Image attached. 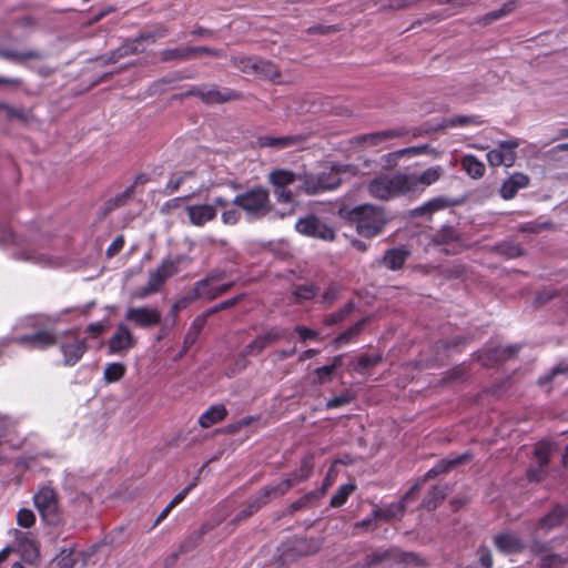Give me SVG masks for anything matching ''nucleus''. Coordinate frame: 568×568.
<instances>
[{"mask_svg": "<svg viewBox=\"0 0 568 568\" xmlns=\"http://www.w3.org/2000/svg\"><path fill=\"white\" fill-rule=\"evenodd\" d=\"M445 175L442 165L429 166L422 172L379 174L367 183V192L374 199L388 201L408 194H422Z\"/></svg>", "mask_w": 568, "mask_h": 568, "instance_id": "1", "label": "nucleus"}, {"mask_svg": "<svg viewBox=\"0 0 568 568\" xmlns=\"http://www.w3.org/2000/svg\"><path fill=\"white\" fill-rule=\"evenodd\" d=\"M233 205L243 210L252 219H262L272 211L270 193L263 186H254L237 194Z\"/></svg>", "mask_w": 568, "mask_h": 568, "instance_id": "2", "label": "nucleus"}, {"mask_svg": "<svg viewBox=\"0 0 568 568\" xmlns=\"http://www.w3.org/2000/svg\"><path fill=\"white\" fill-rule=\"evenodd\" d=\"M352 220L356 222L357 232L364 237H374L379 234L386 217L382 207L365 204L353 209Z\"/></svg>", "mask_w": 568, "mask_h": 568, "instance_id": "3", "label": "nucleus"}, {"mask_svg": "<svg viewBox=\"0 0 568 568\" xmlns=\"http://www.w3.org/2000/svg\"><path fill=\"white\" fill-rule=\"evenodd\" d=\"M33 500L45 524L57 526L61 523L58 496L52 488H41L39 493L34 495Z\"/></svg>", "mask_w": 568, "mask_h": 568, "instance_id": "4", "label": "nucleus"}, {"mask_svg": "<svg viewBox=\"0 0 568 568\" xmlns=\"http://www.w3.org/2000/svg\"><path fill=\"white\" fill-rule=\"evenodd\" d=\"M373 562H387L389 568L422 567L425 561L414 552H404L398 549H389L373 556Z\"/></svg>", "mask_w": 568, "mask_h": 568, "instance_id": "5", "label": "nucleus"}, {"mask_svg": "<svg viewBox=\"0 0 568 568\" xmlns=\"http://www.w3.org/2000/svg\"><path fill=\"white\" fill-rule=\"evenodd\" d=\"M519 143L515 140L499 142L498 146L490 150L486 155L489 165L493 168L513 166L517 158L516 149Z\"/></svg>", "mask_w": 568, "mask_h": 568, "instance_id": "6", "label": "nucleus"}, {"mask_svg": "<svg viewBox=\"0 0 568 568\" xmlns=\"http://www.w3.org/2000/svg\"><path fill=\"white\" fill-rule=\"evenodd\" d=\"M189 94L199 97L204 103H224L240 99V94L233 90H220L216 85H202L193 88Z\"/></svg>", "mask_w": 568, "mask_h": 568, "instance_id": "7", "label": "nucleus"}, {"mask_svg": "<svg viewBox=\"0 0 568 568\" xmlns=\"http://www.w3.org/2000/svg\"><path fill=\"white\" fill-rule=\"evenodd\" d=\"M124 317L139 327L148 328L160 323L161 313L154 307H128Z\"/></svg>", "mask_w": 568, "mask_h": 568, "instance_id": "8", "label": "nucleus"}, {"mask_svg": "<svg viewBox=\"0 0 568 568\" xmlns=\"http://www.w3.org/2000/svg\"><path fill=\"white\" fill-rule=\"evenodd\" d=\"M296 230L302 234L325 241H332L335 236L332 227L313 215L300 220L296 224Z\"/></svg>", "mask_w": 568, "mask_h": 568, "instance_id": "9", "label": "nucleus"}, {"mask_svg": "<svg viewBox=\"0 0 568 568\" xmlns=\"http://www.w3.org/2000/svg\"><path fill=\"white\" fill-rule=\"evenodd\" d=\"M189 262L190 258L183 255L176 256L172 260H166L160 267L150 273L148 282L162 290L166 280L179 272L180 265Z\"/></svg>", "mask_w": 568, "mask_h": 568, "instance_id": "10", "label": "nucleus"}, {"mask_svg": "<svg viewBox=\"0 0 568 568\" xmlns=\"http://www.w3.org/2000/svg\"><path fill=\"white\" fill-rule=\"evenodd\" d=\"M135 343L136 341L130 328L124 324H120L109 339L108 348L111 354H124L134 347Z\"/></svg>", "mask_w": 568, "mask_h": 568, "instance_id": "11", "label": "nucleus"}, {"mask_svg": "<svg viewBox=\"0 0 568 568\" xmlns=\"http://www.w3.org/2000/svg\"><path fill=\"white\" fill-rule=\"evenodd\" d=\"M184 211L189 222L197 227L204 226L216 219L215 206H211L209 203L186 205Z\"/></svg>", "mask_w": 568, "mask_h": 568, "instance_id": "12", "label": "nucleus"}, {"mask_svg": "<svg viewBox=\"0 0 568 568\" xmlns=\"http://www.w3.org/2000/svg\"><path fill=\"white\" fill-rule=\"evenodd\" d=\"M283 335L276 331H270L263 335H260L243 349L241 357L244 358L246 356H256L263 352L265 347L281 339Z\"/></svg>", "mask_w": 568, "mask_h": 568, "instance_id": "13", "label": "nucleus"}, {"mask_svg": "<svg viewBox=\"0 0 568 568\" xmlns=\"http://www.w3.org/2000/svg\"><path fill=\"white\" fill-rule=\"evenodd\" d=\"M470 454L466 453L454 458L443 459L438 462L430 470H428L425 474L422 484L428 479L436 477L437 475L449 471L450 469L457 467L458 465L467 463L468 460H470Z\"/></svg>", "mask_w": 568, "mask_h": 568, "instance_id": "14", "label": "nucleus"}, {"mask_svg": "<svg viewBox=\"0 0 568 568\" xmlns=\"http://www.w3.org/2000/svg\"><path fill=\"white\" fill-rule=\"evenodd\" d=\"M495 546L505 554H517L524 550V542L513 532L495 536Z\"/></svg>", "mask_w": 568, "mask_h": 568, "instance_id": "15", "label": "nucleus"}, {"mask_svg": "<svg viewBox=\"0 0 568 568\" xmlns=\"http://www.w3.org/2000/svg\"><path fill=\"white\" fill-rule=\"evenodd\" d=\"M529 183V178L523 173L513 174L507 181H505L500 187V195L505 200L513 199L518 190L526 187Z\"/></svg>", "mask_w": 568, "mask_h": 568, "instance_id": "16", "label": "nucleus"}, {"mask_svg": "<svg viewBox=\"0 0 568 568\" xmlns=\"http://www.w3.org/2000/svg\"><path fill=\"white\" fill-rule=\"evenodd\" d=\"M61 351L64 355V364L67 366L74 365L85 353L87 344L84 339H74L70 344H62Z\"/></svg>", "mask_w": 568, "mask_h": 568, "instance_id": "17", "label": "nucleus"}, {"mask_svg": "<svg viewBox=\"0 0 568 568\" xmlns=\"http://www.w3.org/2000/svg\"><path fill=\"white\" fill-rule=\"evenodd\" d=\"M566 518V510L556 507L552 511L544 516L537 524L536 531L548 532L552 528L559 526Z\"/></svg>", "mask_w": 568, "mask_h": 568, "instance_id": "18", "label": "nucleus"}, {"mask_svg": "<svg viewBox=\"0 0 568 568\" xmlns=\"http://www.w3.org/2000/svg\"><path fill=\"white\" fill-rule=\"evenodd\" d=\"M304 141L302 135H286V136H263L261 138V144L263 146H270L275 149H286L301 144Z\"/></svg>", "mask_w": 568, "mask_h": 568, "instance_id": "19", "label": "nucleus"}, {"mask_svg": "<svg viewBox=\"0 0 568 568\" xmlns=\"http://www.w3.org/2000/svg\"><path fill=\"white\" fill-rule=\"evenodd\" d=\"M460 165L468 176L471 179H480L485 174V165L476 156L467 154L460 160Z\"/></svg>", "mask_w": 568, "mask_h": 568, "instance_id": "20", "label": "nucleus"}, {"mask_svg": "<svg viewBox=\"0 0 568 568\" xmlns=\"http://www.w3.org/2000/svg\"><path fill=\"white\" fill-rule=\"evenodd\" d=\"M205 323H206V315H200L193 321L191 327L189 328V331L184 337L183 351L180 354V357L183 356V354L185 352H187V349L196 342L203 327L205 326Z\"/></svg>", "mask_w": 568, "mask_h": 568, "instance_id": "21", "label": "nucleus"}, {"mask_svg": "<svg viewBox=\"0 0 568 568\" xmlns=\"http://www.w3.org/2000/svg\"><path fill=\"white\" fill-rule=\"evenodd\" d=\"M16 535L19 538L22 547V555L26 561L36 564L39 558V548L33 539H30L27 534L16 530Z\"/></svg>", "mask_w": 568, "mask_h": 568, "instance_id": "22", "label": "nucleus"}, {"mask_svg": "<svg viewBox=\"0 0 568 568\" xmlns=\"http://www.w3.org/2000/svg\"><path fill=\"white\" fill-rule=\"evenodd\" d=\"M234 285L233 282H229L222 285H211V286H204L202 288L199 287V282L194 286V292L197 296V298H206L209 301L214 300L224 293H226L232 286Z\"/></svg>", "mask_w": 568, "mask_h": 568, "instance_id": "23", "label": "nucleus"}, {"mask_svg": "<svg viewBox=\"0 0 568 568\" xmlns=\"http://www.w3.org/2000/svg\"><path fill=\"white\" fill-rule=\"evenodd\" d=\"M295 484L296 483L293 480V478L288 477L276 486H267L263 488L258 494V497L262 498V500H265V504H267L271 497H280L285 495Z\"/></svg>", "mask_w": 568, "mask_h": 568, "instance_id": "24", "label": "nucleus"}, {"mask_svg": "<svg viewBox=\"0 0 568 568\" xmlns=\"http://www.w3.org/2000/svg\"><path fill=\"white\" fill-rule=\"evenodd\" d=\"M405 130L403 129H396V130H386L377 133L366 134L356 138L359 142H365L371 145H376L383 141H386L388 139H395L405 135Z\"/></svg>", "mask_w": 568, "mask_h": 568, "instance_id": "25", "label": "nucleus"}, {"mask_svg": "<svg viewBox=\"0 0 568 568\" xmlns=\"http://www.w3.org/2000/svg\"><path fill=\"white\" fill-rule=\"evenodd\" d=\"M408 255L409 252L404 248H392L385 252L383 262L389 270H399Z\"/></svg>", "mask_w": 568, "mask_h": 568, "instance_id": "26", "label": "nucleus"}, {"mask_svg": "<svg viewBox=\"0 0 568 568\" xmlns=\"http://www.w3.org/2000/svg\"><path fill=\"white\" fill-rule=\"evenodd\" d=\"M226 408L223 405L212 406L199 419V424L203 428H209L212 425L223 420L226 416Z\"/></svg>", "mask_w": 568, "mask_h": 568, "instance_id": "27", "label": "nucleus"}, {"mask_svg": "<svg viewBox=\"0 0 568 568\" xmlns=\"http://www.w3.org/2000/svg\"><path fill=\"white\" fill-rule=\"evenodd\" d=\"M324 495H325V488L310 491L308 494L304 495L296 501L292 503L288 506L286 514L292 515L293 513H295L297 510L306 508V507L313 505L315 501L320 500Z\"/></svg>", "mask_w": 568, "mask_h": 568, "instance_id": "28", "label": "nucleus"}, {"mask_svg": "<svg viewBox=\"0 0 568 568\" xmlns=\"http://www.w3.org/2000/svg\"><path fill=\"white\" fill-rule=\"evenodd\" d=\"M255 75L260 77L262 79L270 80L275 83L281 82L280 81V79H281L280 70L277 69L276 65H274L270 61H264V60L258 59Z\"/></svg>", "mask_w": 568, "mask_h": 568, "instance_id": "29", "label": "nucleus"}, {"mask_svg": "<svg viewBox=\"0 0 568 568\" xmlns=\"http://www.w3.org/2000/svg\"><path fill=\"white\" fill-rule=\"evenodd\" d=\"M517 352V347L515 346H508V347H496L493 349H489L486 353V358L483 359L484 365H493L497 362H503L511 356Z\"/></svg>", "mask_w": 568, "mask_h": 568, "instance_id": "30", "label": "nucleus"}, {"mask_svg": "<svg viewBox=\"0 0 568 568\" xmlns=\"http://www.w3.org/2000/svg\"><path fill=\"white\" fill-rule=\"evenodd\" d=\"M382 359L379 354L367 355L362 354L349 364V369L358 373H365L369 368L376 366Z\"/></svg>", "mask_w": 568, "mask_h": 568, "instance_id": "31", "label": "nucleus"}, {"mask_svg": "<svg viewBox=\"0 0 568 568\" xmlns=\"http://www.w3.org/2000/svg\"><path fill=\"white\" fill-rule=\"evenodd\" d=\"M231 61L233 65L237 68L241 72L255 75L258 58L234 55L232 57Z\"/></svg>", "mask_w": 568, "mask_h": 568, "instance_id": "32", "label": "nucleus"}, {"mask_svg": "<svg viewBox=\"0 0 568 568\" xmlns=\"http://www.w3.org/2000/svg\"><path fill=\"white\" fill-rule=\"evenodd\" d=\"M448 205V202L444 197H434L430 201L424 203L422 206L416 207L412 211L414 216H422L425 214H432L436 211L443 210Z\"/></svg>", "mask_w": 568, "mask_h": 568, "instance_id": "33", "label": "nucleus"}, {"mask_svg": "<svg viewBox=\"0 0 568 568\" xmlns=\"http://www.w3.org/2000/svg\"><path fill=\"white\" fill-rule=\"evenodd\" d=\"M296 180V175L287 170H275L270 174V182L275 189L287 187Z\"/></svg>", "mask_w": 568, "mask_h": 568, "instance_id": "34", "label": "nucleus"}, {"mask_svg": "<svg viewBox=\"0 0 568 568\" xmlns=\"http://www.w3.org/2000/svg\"><path fill=\"white\" fill-rule=\"evenodd\" d=\"M211 529L207 524H204L199 530L192 532L189 537H186L180 546V552H189L196 548L202 537Z\"/></svg>", "mask_w": 568, "mask_h": 568, "instance_id": "35", "label": "nucleus"}, {"mask_svg": "<svg viewBox=\"0 0 568 568\" xmlns=\"http://www.w3.org/2000/svg\"><path fill=\"white\" fill-rule=\"evenodd\" d=\"M0 55L17 63H24L29 60L40 59L42 54L38 51H12L0 50Z\"/></svg>", "mask_w": 568, "mask_h": 568, "instance_id": "36", "label": "nucleus"}, {"mask_svg": "<svg viewBox=\"0 0 568 568\" xmlns=\"http://www.w3.org/2000/svg\"><path fill=\"white\" fill-rule=\"evenodd\" d=\"M194 50L192 47H181L174 49H166L161 52L162 61L171 60H187L193 58Z\"/></svg>", "mask_w": 568, "mask_h": 568, "instance_id": "37", "label": "nucleus"}, {"mask_svg": "<svg viewBox=\"0 0 568 568\" xmlns=\"http://www.w3.org/2000/svg\"><path fill=\"white\" fill-rule=\"evenodd\" d=\"M263 505H265V500H262V498L258 497V495L247 501L245 507L236 514V516L232 519L231 524L236 525L240 521L251 517L255 511H257Z\"/></svg>", "mask_w": 568, "mask_h": 568, "instance_id": "38", "label": "nucleus"}, {"mask_svg": "<svg viewBox=\"0 0 568 568\" xmlns=\"http://www.w3.org/2000/svg\"><path fill=\"white\" fill-rule=\"evenodd\" d=\"M446 487H433L428 493L427 497L424 499V507L429 510L435 509L440 501H443L446 497Z\"/></svg>", "mask_w": 568, "mask_h": 568, "instance_id": "39", "label": "nucleus"}, {"mask_svg": "<svg viewBox=\"0 0 568 568\" xmlns=\"http://www.w3.org/2000/svg\"><path fill=\"white\" fill-rule=\"evenodd\" d=\"M140 39L133 40L131 42H126L120 48H118L115 51H113L109 58V63H115L120 58L126 57L132 53H136L139 51L138 49V42Z\"/></svg>", "mask_w": 568, "mask_h": 568, "instance_id": "40", "label": "nucleus"}, {"mask_svg": "<svg viewBox=\"0 0 568 568\" xmlns=\"http://www.w3.org/2000/svg\"><path fill=\"white\" fill-rule=\"evenodd\" d=\"M140 39L133 40L131 42H126L120 48H118L115 51H113L109 58V63H115L120 58L126 57L132 53H136L139 51L138 49V42Z\"/></svg>", "mask_w": 568, "mask_h": 568, "instance_id": "41", "label": "nucleus"}, {"mask_svg": "<svg viewBox=\"0 0 568 568\" xmlns=\"http://www.w3.org/2000/svg\"><path fill=\"white\" fill-rule=\"evenodd\" d=\"M126 372V368L121 363H111L106 365L103 377L106 383H115L120 381Z\"/></svg>", "mask_w": 568, "mask_h": 568, "instance_id": "42", "label": "nucleus"}, {"mask_svg": "<svg viewBox=\"0 0 568 568\" xmlns=\"http://www.w3.org/2000/svg\"><path fill=\"white\" fill-rule=\"evenodd\" d=\"M320 179L322 191L336 189L342 182L338 171H335L334 169H331L327 172H322L320 174Z\"/></svg>", "mask_w": 568, "mask_h": 568, "instance_id": "43", "label": "nucleus"}, {"mask_svg": "<svg viewBox=\"0 0 568 568\" xmlns=\"http://www.w3.org/2000/svg\"><path fill=\"white\" fill-rule=\"evenodd\" d=\"M515 8H516V2L509 1V2L505 3L501 7V9L491 11V12L485 14L484 17H481L479 22L483 24H489V23L500 19L501 17L510 13L511 11H514Z\"/></svg>", "mask_w": 568, "mask_h": 568, "instance_id": "44", "label": "nucleus"}, {"mask_svg": "<svg viewBox=\"0 0 568 568\" xmlns=\"http://www.w3.org/2000/svg\"><path fill=\"white\" fill-rule=\"evenodd\" d=\"M404 513V504H395L390 505L386 509H378L374 511V518L375 519H384V520H390L393 518L402 516Z\"/></svg>", "mask_w": 568, "mask_h": 568, "instance_id": "45", "label": "nucleus"}, {"mask_svg": "<svg viewBox=\"0 0 568 568\" xmlns=\"http://www.w3.org/2000/svg\"><path fill=\"white\" fill-rule=\"evenodd\" d=\"M194 178V173L192 171L180 172L174 174L168 182L166 189L170 192H176L182 185L186 184Z\"/></svg>", "mask_w": 568, "mask_h": 568, "instance_id": "46", "label": "nucleus"}, {"mask_svg": "<svg viewBox=\"0 0 568 568\" xmlns=\"http://www.w3.org/2000/svg\"><path fill=\"white\" fill-rule=\"evenodd\" d=\"M356 486L353 483L345 484L338 488L336 494L331 499L332 507L342 506L348 498V496L355 490Z\"/></svg>", "mask_w": 568, "mask_h": 568, "instance_id": "47", "label": "nucleus"}, {"mask_svg": "<svg viewBox=\"0 0 568 568\" xmlns=\"http://www.w3.org/2000/svg\"><path fill=\"white\" fill-rule=\"evenodd\" d=\"M400 152H402L403 156H408V158L417 156V155H422V154H430L435 158H438L440 154L438 151H436L429 144H422V145H417V146L402 149Z\"/></svg>", "mask_w": 568, "mask_h": 568, "instance_id": "48", "label": "nucleus"}, {"mask_svg": "<svg viewBox=\"0 0 568 568\" xmlns=\"http://www.w3.org/2000/svg\"><path fill=\"white\" fill-rule=\"evenodd\" d=\"M366 318H363L361 321H358L357 323H355L352 327H349L346 332H344L343 334H341L335 341L334 343L339 345L342 343H348L351 342L354 337H356L362 331H363V327L366 323Z\"/></svg>", "mask_w": 568, "mask_h": 568, "instance_id": "49", "label": "nucleus"}, {"mask_svg": "<svg viewBox=\"0 0 568 568\" xmlns=\"http://www.w3.org/2000/svg\"><path fill=\"white\" fill-rule=\"evenodd\" d=\"M354 303L348 302L342 310L326 316L324 323L328 326L338 324L339 322L344 321L354 311Z\"/></svg>", "mask_w": 568, "mask_h": 568, "instance_id": "50", "label": "nucleus"}, {"mask_svg": "<svg viewBox=\"0 0 568 568\" xmlns=\"http://www.w3.org/2000/svg\"><path fill=\"white\" fill-rule=\"evenodd\" d=\"M57 343V336L51 331H41L33 334V346L47 347Z\"/></svg>", "mask_w": 568, "mask_h": 568, "instance_id": "51", "label": "nucleus"}, {"mask_svg": "<svg viewBox=\"0 0 568 568\" xmlns=\"http://www.w3.org/2000/svg\"><path fill=\"white\" fill-rule=\"evenodd\" d=\"M241 209L233 205V203L223 210L221 221L225 225H235L241 220Z\"/></svg>", "mask_w": 568, "mask_h": 568, "instance_id": "52", "label": "nucleus"}, {"mask_svg": "<svg viewBox=\"0 0 568 568\" xmlns=\"http://www.w3.org/2000/svg\"><path fill=\"white\" fill-rule=\"evenodd\" d=\"M275 195H276V199L282 202V203H286V204H290V209L287 211H278L277 214L281 216V217H284L285 215H290L293 213V194L290 190H287V187H283V189H275Z\"/></svg>", "mask_w": 568, "mask_h": 568, "instance_id": "53", "label": "nucleus"}, {"mask_svg": "<svg viewBox=\"0 0 568 568\" xmlns=\"http://www.w3.org/2000/svg\"><path fill=\"white\" fill-rule=\"evenodd\" d=\"M566 559L556 554H546L541 557L539 568H561Z\"/></svg>", "mask_w": 568, "mask_h": 568, "instance_id": "54", "label": "nucleus"}, {"mask_svg": "<svg viewBox=\"0 0 568 568\" xmlns=\"http://www.w3.org/2000/svg\"><path fill=\"white\" fill-rule=\"evenodd\" d=\"M195 300H197V296L193 288L187 295H185L184 297H182L172 305L170 314L172 315L173 318H175L180 311L186 308Z\"/></svg>", "mask_w": 568, "mask_h": 568, "instance_id": "55", "label": "nucleus"}, {"mask_svg": "<svg viewBox=\"0 0 568 568\" xmlns=\"http://www.w3.org/2000/svg\"><path fill=\"white\" fill-rule=\"evenodd\" d=\"M321 185L322 184H321L320 174L316 176L307 175L304 179L302 190L305 191L307 194H316V193L323 192Z\"/></svg>", "mask_w": 568, "mask_h": 568, "instance_id": "56", "label": "nucleus"}, {"mask_svg": "<svg viewBox=\"0 0 568 568\" xmlns=\"http://www.w3.org/2000/svg\"><path fill=\"white\" fill-rule=\"evenodd\" d=\"M58 568H73L75 559L73 558V550L64 549L55 558Z\"/></svg>", "mask_w": 568, "mask_h": 568, "instance_id": "57", "label": "nucleus"}, {"mask_svg": "<svg viewBox=\"0 0 568 568\" xmlns=\"http://www.w3.org/2000/svg\"><path fill=\"white\" fill-rule=\"evenodd\" d=\"M17 523L23 528H30L36 523V516L32 510L22 508L17 514Z\"/></svg>", "mask_w": 568, "mask_h": 568, "instance_id": "58", "label": "nucleus"}, {"mask_svg": "<svg viewBox=\"0 0 568 568\" xmlns=\"http://www.w3.org/2000/svg\"><path fill=\"white\" fill-rule=\"evenodd\" d=\"M479 123L476 116L469 115H456L446 120V126H465Z\"/></svg>", "mask_w": 568, "mask_h": 568, "instance_id": "59", "label": "nucleus"}, {"mask_svg": "<svg viewBox=\"0 0 568 568\" xmlns=\"http://www.w3.org/2000/svg\"><path fill=\"white\" fill-rule=\"evenodd\" d=\"M535 456L539 466L545 467L549 462L550 445L548 443H539L536 446Z\"/></svg>", "mask_w": 568, "mask_h": 568, "instance_id": "60", "label": "nucleus"}, {"mask_svg": "<svg viewBox=\"0 0 568 568\" xmlns=\"http://www.w3.org/2000/svg\"><path fill=\"white\" fill-rule=\"evenodd\" d=\"M457 239V233L452 227H443L438 231L434 237V242L437 244H447Z\"/></svg>", "mask_w": 568, "mask_h": 568, "instance_id": "61", "label": "nucleus"}, {"mask_svg": "<svg viewBox=\"0 0 568 568\" xmlns=\"http://www.w3.org/2000/svg\"><path fill=\"white\" fill-rule=\"evenodd\" d=\"M160 291H161V290H160V288H158L155 285H152V284H150V283L148 282L144 286H142V287L136 288L135 291H133V292L131 293V298H132V300H144V298H146L148 296L153 295V294H155V293H158V292H160Z\"/></svg>", "mask_w": 568, "mask_h": 568, "instance_id": "62", "label": "nucleus"}, {"mask_svg": "<svg viewBox=\"0 0 568 568\" xmlns=\"http://www.w3.org/2000/svg\"><path fill=\"white\" fill-rule=\"evenodd\" d=\"M293 295L297 301L310 300L315 295V287L311 284L296 286L293 291Z\"/></svg>", "mask_w": 568, "mask_h": 568, "instance_id": "63", "label": "nucleus"}, {"mask_svg": "<svg viewBox=\"0 0 568 568\" xmlns=\"http://www.w3.org/2000/svg\"><path fill=\"white\" fill-rule=\"evenodd\" d=\"M313 466L308 459H305L298 471L293 473L290 477L297 484L306 479L312 473Z\"/></svg>", "mask_w": 568, "mask_h": 568, "instance_id": "64", "label": "nucleus"}]
</instances>
